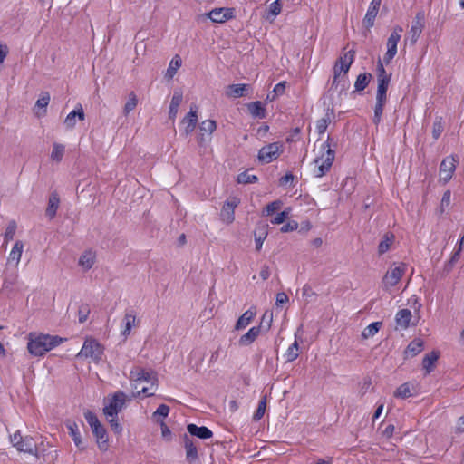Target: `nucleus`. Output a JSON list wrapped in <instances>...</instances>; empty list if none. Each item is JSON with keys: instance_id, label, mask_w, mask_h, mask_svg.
<instances>
[{"instance_id": "f257e3e1", "label": "nucleus", "mask_w": 464, "mask_h": 464, "mask_svg": "<svg viewBox=\"0 0 464 464\" xmlns=\"http://www.w3.org/2000/svg\"><path fill=\"white\" fill-rule=\"evenodd\" d=\"M130 381L132 389L137 391V393H133L131 397L134 398L140 393L147 397L154 395L158 378L156 372L153 371L135 367L130 373Z\"/></svg>"}, {"instance_id": "f03ea898", "label": "nucleus", "mask_w": 464, "mask_h": 464, "mask_svg": "<svg viewBox=\"0 0 464 464\" xmlns=\"http://www.w3.org/2000/svg\"><path fill=\"white\" fill-rule=\"evenodd\" d=\"M330 137L327 140L315 145L314 151L317 150L315 159L314 160V174L315 177H323L325 175L333 165L335 152L331 148Z\"/></svg>"}, {"instance_id": "7ed1b4c3", "label": "nucleus", "mask_w": 464, "mask_h": 464, "mask_svg": "<svg viewBox=\"0 0 464 464\" xmlns=\"http://www.w3.org/2000/svg\"><path fill=\"white\" fill-rule=\"evenodd\" d=\"M63 342L62 338L47 334H30L27 349L34 356H42Z\"/></svg>"}, {"instance_id": "20e7f679", "label": "nucleus", "mask_w": 464, "mask_h": 464, "mask_svg": "<svg viewBox=\"0 0 464 464\" xmlns=\"http://www.w3.org/2000/svg\"><path fill=\"white\" fill-rule=\"evenodd\" d=\"M354 57L355 52L353 50L346 51L344 49L342 52L333 69V85L344 84L346 74L354 61Z\"/></svg>"}, {"instance_id": "39448f33", "label": "nucleus", "mask_w": 464, "mask_h": 464, "mask_svg": "<svg viewBox=\"0 0 464 464\" xmlns=\"http://www.w3.org/2000/svg\"><path fill=\"white\" fill-rule=\"evenodd\" d=\"M130 398L123 392H117L111 395H108L103 401V413L105 416L115 417L122 411L125 403Z\"/></svg>"}, {"instance_id": "423d86ee", "label": "nucleus", "mask_w": 464, "mask_h": 464, "mask_svg": "<svg viewBox=\"0 0 464 464\" xmlns=\"http://www.w3.org/2000/svg\"><path fill=\"white\" fill-rule=\"evenodd\" d=\"M103 354V347L93 338H87L77 354L78 358L91 359L99 362Z\"/></svg>"}, {"instance_id": "0eeeda50", "label": "nucleus", "mask_w": 464, "mask_h": 464, "mask_svg": "<svg viewBox=\"0 0 464 464\" xmlns=\"http://www.w3.org/2000/svg\"><path fill=\"white\" fill-rule=\"evenodd\" d=\"M406 272V265L403 263L392 264L382 278V285L386 291L395 286Z\"/></svg>"}, {"instance_id": "6e6552de", "label": "nucleus", "mask_w": 464, "mask_h": 464, "mask_svg": "<svg viewBox=\"0 0 464 464\" xmlns=\"http://www.w3.org/2000/svg\"><path fill=\"white\" fill-rule=\"evenodd\" d=\"M392 78L391 73H387L381 60L377 65V93L376 99L387 100V90Z\"/></svg>"}, {"instance_id": "1a4fd4ad", "label": "nucleus", "mask_w": 464, "mask_h": 464, "mask_svg": "<svg viewBox=\"0 0 464 464\" xmlns=\"http://www.w3.org/2000/svg\"><path fill=\"white\" fill-rule=\"evenodd\" d=\"M402 31V27L400 25L393 27L392 32L387 40V52L383 57L384 63H389L396 55L397 44L401 40V34Z\"/></svg>"}, {"instance_id": "9d476101", "label": "nucleus", "mask_w": 464, "mask_h": 464, "mask_svg": "<svg viewBox=\"0 0 464 464\" xmlns=\"http://www.w3.org/2000/svg\"><path fill=\"white\" fill-rule=\"evenodd\" d=\"M283 152V145L279 142H273L262 147L258 153V160L264 163H270L277 159Z\"/></svg>"}, {"instance_id": "9b49d317", "label": "nucleus", "mask_w": 464, "mask_h": 464, "mask_svg": "<svg viewBox=\"0 0 464 464\" xmlns=\"http://www.w3.org/2000/svg\"><path fill=\"white\" fill-rule=\"evenodd\" d=\"M458 159L455 156H449L445 158L440 166V180L444 184L449 182L457 166Z\"/></svg>"}, {"instance_id": "f8f14e48", "label": "nucleus", "mask_w": 464, "mask_h": 464, "mask_svg": "<svg viewBox=\"0 0 464 464\" xmlns=\"http://www.w3.org/2000/svg\"><path fill=\"white\" fill-rule=\"evenodd\" d=\"M423 27L424 14L422 13H418L412 21L411 29L405 41L409 40L411 45L415 44L422 33Z\"/></svg>"}, {"instance_id": "ddd939ff", "label": "nucleus", "mask_w": 464, "mask_h": 464, "mask_svg": "<svg viewBox=\"0 0 464 464\" xmlns=\"http://www.w3.org/2000/svg\"><path fill=\"white\" fill-rule=\"evenodd\" d=\"M198 122V113L196 107H191L190 111L182 119L181 125L186 136H188L195 130Z\"/></svg>"}, {"instance_id": "4468645a", "label": "nucleus", "mask_w": 464, "mask_h": 464, "mask_svg": "<svg viewBox=\"0 0 464 464\" xmlns=\"http://www.w3.org/2000/svg\"><path fill=\"white\" fill-rule=\"evenodd\" d=\"M234 11L231 8H215L207 16L214 23H224L233 17Z\"/></svg>"}, {"instance_id": "2eb2a0df", "label": "nucleus", "mask_w": 464, "mask_h": 464, "mask_svg": "<svg viewBox=\"0 0 464 464\" xmlns=\"http://www.w3.org/2000/svg\"><path fill=\"white\" fill-rule=\"evenodd\" d=\"M84 119L85 114L83 108L81 104H78L76 108L66 116L63 124L66 129L72 130L76 125L77 120L83 121Z\"/></svg>"}, {"instance_id": "dca6fc26", "label": "nucleus", "mask_w": 464, "mask_h": 464, "mask_svg": "<svg viewBox=\"0 0 464 464\" xmlns=\"http://www.w3.org/2000/svg\"><path fill=\"white\" fill-rule=\"evenodd\" d=\"M239 200L236 198L227 200L222 209H221V218L223 221L227 222V224H230L234 221V210L235 208L238 205Z\"/></svg>"}, {"instance_id": "f3484780", "label": "nucleus", "mask_w": 464, "mask_h": 464, "mask_svg": "<svg viewBox=\"0 0 464 464\" xmlns=\"http://www.w3.org/2000/svg\"><path fill=\"white\" fill-rule=\"evenodd\" d=\"M217 128L216 121L213 120H206L200 123L198 142L202 144L207 140H209L211 134Z\"/></svg>"}, {"instance_id": "a211bd4d", "label": "nucleus", "mask_w": 464, "mask_h": 464, "mask_svg": "<svg viewBox=\"0 0 464 464\" xmlns=\"http://www.w3.org/2000/svg\"><path fill=\"white\" fill-rule=\"evenodd\" d=\"M382 0H372L370 6L368 8V11L363 18V25L367 28H371L373 24L374 20L378 14L379 8L381 5Z\"/></svg>"}, {"instance_id": "6ab92c4d", "label": "nucleus", "mask_w": 464, "mask_h": 464, "mask_svg": "<svg viewBox=\"0 0 464 464\" xmlns=\"http://www.w3.org/2000/svg\"><path fill=\"white\" fill-rule=\"evenodd\" d=\"M412 314L409 309H401L395 315L396 330H406L410 326Z\"/></svg>"}, {"instance_id": "aec40b11", "label": "nucleus", "mask_w": 464, "mask_h": 464, "mask_svg": "<svg viewBox=\"0 0 464 464\" xmlns=\"http://www.w3.org/2000/svg\"><path fill=\"white\" fill-rule=\"evenodd\" d=\"M92 430L96 437L99 449L106 451L108 450V438L105 428L100 423L98 426L93 427Z\"/></svg>"}, {"instance_id": "412c9836", "label": "nucleus", "mask_w": 464, "mask_h": 464, "mask_svg": "<svg viewBox=\"0 0 464 464\" xmlns=\"http://www.w3.org/2000/svg\"><path fill=\"white\" fill-rule=\"evenodd\" d=\"M260 334V326H254L243 334L238 340V345L242 347L252 344Z\"/></svg>"}, {"instance_id": "4be33fe9", "label": "nucleus", "mask_w": 464, "mask_h": 464, "mask_svg": "<svg viewBox=\"0 0 464 464\" xmlns=\"http://www.w3.org/2000/svg\"><path fill=\"white\" fill-rule=\"evenodd\" d=\"M96 261V253L92 250L84 251L79 258V266L83 271L90 270Z\"/></svg>"}, {"instance_id": "5701e85b", "label": "nucleus", "mask_w": 464, "mask_h": 464, "mask_svg": "<svg viewBox=\"0 0 464 464\" xmlns=\"http://www.w3.org/2000/svg\"><path fill=\"white\" fill-rule=\"evenodd\" d=\"M24 251V243L21 240L15 241L13 248L11 249L8 256V263H14V266H18L20 263L22 254Z\"/></svg>"}, {"instance_id": "b1692460", "label": "nucleus", "mask_w": 464, "mask_h": 464, "mask_svg": "<svg viewBox=\"0 0 464 464\" xmlns=\"http://www.w3.org/2000/svg\"><path fill=\"white\" fill-rule=\"evenodd\" d=\"M16 450L20 452L29 453L36 455V443L34 439L30 436H25L24 439L17 445Z\"/></svg>"}, {"instance_id": "393cba45", "label": "nucleus", "mask_w": 464, "mask_h": 464, "mask_svg": "<svg viewBox=\"0 0 464 464\" xmlns=\"http://www.w3.org/2000/svg\"><path fill=\"white\" fill-rule=\"evenodd\" d=\"M188 431L199 439H209L212 437V431L207 427H198L196 424H188Z\"/></svg>"}, {"instance_id": "a878e982", "label": "nucleus", "mask_w": 464, "mask_h": 464, "mask_svg": "<svg viewBox=\"0 0 464 464\" xmlns=\"http://www.w3.org/2000/svg\"><path fill=\"white\" fill-rule=\"evenodd\" d=\"M60 204V198L57 193L53 192L50 195L49 200H48V206L45 211L46 216L53 219L57 212V209L59 208Z\"/></svg>"}, {"instance_id": "bb28decb", "label": "nucleus", "mask_w": 464, "mask_h": 464, "mask_svg": "<svg viewBox=\"0 0 464 464\" xmlns=\"http://www.w3.org/2000/svg\"><path fill=\"white\" fill-rule=\"evenodd\" d=\"M423 344L424 343L421 339H414L408 344L404 352L405 357H414L419 354L423 349Z\"/></svg>"}, {"instance_id": "cd10ccee", "label": "nucleus", "mask_w": 464, "mask_h": 464, "mask_svg": "<svg viewBox=\"0 0 464 464\" xmlns=\"http://www.w3.org/2000/svg\"><path fill=\"white\" fill-rule=\"evenodd\" d=\"M256 312L252 310L246 311L237 321L235 330L239 331L245 329L255 318Z\"/></svg>"}, {"instance_id": "c85d7f7f", "label": "nucleus", "mask_w": 464, "mask_h": 464, "mask_svg": "<svg viewBox=\"0 0 464 464\" xmlns=\"http://www.w3.org/2000/svg\"><path fill=\"white\" fill-rule=\"evenodd\" d=\"M184 447L187 459L190 462L195 461L198 459L197 447L187 435L184 436Z\"/></svg>"}, {"instance_id": "c756f323", "label": "nucleus", "mask_w": 464, "mask_h": 464, "mask_svg": "<svg viewBox=\"0 0 464 464\" xmlns=\"http://www.w3.org/2000/svg\"><path fill=\"white\" fill-rule=\"evenodd\" d=\"M183 95L181 92H175L170 102L169 115L170 119H175L180 103L182 102Z\"/></svg>"}, {"instance_id": "7c9ffc66", "label": "nucleus", "mask_w": 464, "mask_h": 464, "mask_svg": "<svg viewBox=\"0 0 464 464\" xmlns=\"http://www.w3.org/2000/svg\"><path fill=\"white\" fill-rule=\"evenodd\" d=\"M281 11L282 4L280 0H276L269 5L268 11L263 15V17L269 22H273Z\"/></svg>"}, {"instance_id": "2f4dec72", "label": "nucleus", "mask_w": 464, "mask_h": 464, "mask_svg": "<svg viewBox=\"0 0 464 464\" xmlns=\"http://www.w3.org/2000/svg\"><path fill=\"white\" fill-rule=\"evenodd\" d=\"M136 316L132 312L126 313L123 318V329L121 331V334L127 337L133 326H135Z\"/></svg>"}, {"instance_id": "473e14b6", "label": "nucleus", "mask_w": 464, "mask_h": 464, "mask_svg": "<svg viewBox=\"0 0 464 464\" xmlns=\"http://www.w3.org/2000/svg\"><path fill=\"white\" fill-rule=\"evenodd\" d=\"M66 426L70 431V435H71L72 440L74 441L76 447H78L80 449H83L82 441L81 439V434H80L77 423L73 422V421H69L66 424Z\"/></svg>"}, {"instance_id": "72a5a7b5", "label": "nucleus", "mask_w": 464, "mask_h": 464, "mask_svg": "<svg viewBox=\"0 0 464 464\" xmlns=\"http://www.w3.org/2000/svg\"><path fill=\"white\" fill-rule=\"evenodd\" d=\"M181 63H182V60H181L180 56L178 54L175 55L171 59V61L169 64V67L165 73V77L168 78L169 80L172 79L173 76L175 75V73L177 72V71L180 68Z\"/></svg>"}, {"instance_id": "f704fd0d", "label": "nucleus", "mask_w": 464, "mask_h": 464, "mask_svg": "<svg viewBox=\"0 0 464 464\" xmlns=\"http://www.w3.org/2000/svg\"><path fill=\"white\" fill-rule=\"evenodd\" d=\"M246 84H232L227 88L226 94L228 97L237 98L244 95V92L248 89Z\"/></svg>"}, {"instance_id": "c9c22d12", "label": "nucleus", "mask_w": 464, "mask_h": 464, "mask_svg": "<svg viewBox=\"0 0 464 464\" xmlns=\"http://www.w3.org/2000/svg\"><path fill=\"white\" fill-rule=\"evenodd\" d=\"M439 358V353L438 352H431L428 354H426L422 360V367L425 369L427 373H430L432 369L434 363L437 362Z\"/></svg>"}, {"instance_id": "e433bc0d", "label": "nucleus", "mask_w": 464, "mask_h": 464, "mask_svg": "<svg viewBox=\"0 0 464 464\" xmlns=\"http://www.w3.org/2000/svg\"><path fill=\"white\" fill-rule=\"evenodd\" d=\"M247 109L254 117L263 119L266 116V111L260 102H252L248 103Z\"/></svg>"}, {"instance_id": "4c0bfd02", "label": "nucleus", "mask_w": 464, "mask_h": 464, "mask_svg": "<svg viewBox=\"0 0 464 464\" xmlns=\"http://www.w3.org/2000/svg\"><path fill=\"white\" fill-rule=\"evenodd\" d=\"M382 325V322H374L366 326L362 332V339H369L373 337L380 330Z\"/></svg>"}, {"instance_id": "58836bf2", "label": "nucleus", "mask_w": 464, "mask_h": 464, "mask_svg": "<svg viewBox=\"0 0 464 464\" xmlns=\"http://www.w3.org/2000/svg\"><path fill=\"white\" fill-rule=\"evenodd\" d=\"M65 146L61 143L54 142L53 144L50 158L53 161L60 162L63 157Z\"/></svg>"}, {"instance_id": "ea45409f", "label": "nucleus", "mask_w": 464, "mask_h": 464, "mask_svg": "<svg viewBox=\"0 0 464 464\" xmlns=\"http://www.w3.org/2000/svg\"><path fill=\"white\" fill-rule=\"evenodd\" d=\"M394 236L392 234H385L382 240L380 242L378 251L380 255L387 252L393 243Z\"/></svg>"}, {"instance_id": "a19ab883", "label": "nucleus", "mask_w": 464, "mask_h": 464, "mask_svg": "<svg viewBox=\"0 0 464 464\" xmlns=\"http://www.w3.org/2000/svg\"><path fill=\"white\" fill-rule=\"evenodd\" d=\"M138 104V97L135 94V92H131L128 95V100L123 107V113L125 115H128L130 112H131Z\"/></svg>"}, {"instance_id": "79ce46f5", "label": "nucleus", "mask_w": 464, "mask_h": 464, "mask_svg": "<svg viewBox=\"0 0 464 464\" xmlns=\"http://www.w3.org/2000/svg\"><path fill=\"white\" fill-rule=\"evenodd\" d=\"M371 78H372V75L370 73L359 74L355 81V83H354L355 90L356 91L364 90L367 87V85L369 84Z\"/></svg>"}, {"instance_id": "37998d69", "label": "nucleus", "mask_w": 464, "mask_h": 464, "mask_svg": "<svg viewBox=\"0 0 464 464\" xmlns=\"http://www.w3.org/2000/svg\"><path fill=\"white\" fill-rule=\"evenodd\" d=\"M411 396V389L409 383L400 385L394 392V397L400 399H406Z\"/></svg>"}, {"instance_id": "c03bdc74", "label": "nucleus", "mask_w": 464, "mask_h": 464, "mask_svg": "<svg viewBox=\"0 0 464 464\" xmlns=\"http://www.w3.org/2000/svg\"><path fill=\"white\" fill-rule=\"evenodd\" d=\"M386 102L384 99H376V105L374 108L373 122L378 124L381 121L383 107Z\"/></svg>"}, {"instance_id": "a18cd8bd", "label": "nucleus", "mask_w": 464, "mask_h": 464, "mask_svg": "<svg viewBox=\"0 0 464 464\" xmlns=\"http://www.w3.org/2000/svg\"><path fill=\"white\" fill-rule=\"evenodd\" d=\"M299 355V346L296 341L289 346L285 353V358L287 362L295 361Z\"/></svg>"}, {"instance_id": "49530a36", "label": "nucleus", "mask_w": 464, "mask_h": 464, "mask_svg": "<svg viewBox=\"0 0 464 464\" xmlns=\"http://www.w3.org/2000/svg\"><path fill=\"white\" fill-rule=\"evenodd\" d=\"M15 231H16V223L14 221L9 222V224L7 225V227L5 228V232L4 234L5 243H8L9 241H11L14 238Z\"/></svg>"}, {"instance_id": "de8ad7c7", "label": "nucleus", "mask_w": 464, "mask_h": 464, "mask_svg": "<svg viewBox=\"0 0 464 464\" xmlns=\"http://www.w3.org/2000/svg\"><path fill=\"white\" fill-rule=\"evenodd\" d=\"M237 181L241 184H249V183H255L257 181V177L256 175H252L248 173L247 171L240 173L237 176Z\"/></svg>"}, {"instance_id": "09e8293b", "label": "nucleus", "mask_w": 464, "mask_h": 464, "mask_svg": "<svg viewBox=\"0 0 464 464\" xmlns=\"http://www.w3.org/2000/svg\"><path fill=\"white\" fill-rule=\"evenodd\" d=\"M107 421L110 423L111 430L116 433L120 434L122 431V427L119 421L118 416L111 417L105 416Z\"/></svg>"}, {"instance_id": "8fccbe9b", "label": "nucleus", "mask_w": 464, "mask_h": 464, "mask_svg": "<svg viewBox=\"0 0 464 464\" xmlns=\"http://www.w3.org/2000/svg\"><path fill=\"white\" fill-rule=\"evenodd\" d=\"M291 213V208H285L284 211L278 213L272 220V224H282L285 221L286 218H288L289 215Z\"/></svg>"}, {"instance_id": "3c124183", "label": "nucleus", "mask_w": 464, "mask_h": 464, "mask_svg": "<svg viewBox=\"0 0 464 464\" xmlns=\"http://www.w3.org/2000/svg\"><path fill=\"white\" fill-rule=\"evenodd\" d=\"M329 122H330V118L328 116L319 119L316 121V125H315L317 132L319 134L324 133L329 125Z\"/></svg>"}, {"instance_id": "603ef678", "label": "nucleus", "mask_w": 464, "mask_h": 464, "mask_svg": "<svg viewBox=\"0 0 464 464\" xmlns=\"http://www.w3.org/2000/svg\"><path fill=\"white\" fill-rule=\"evenodd\" d=\"M442 131H443L442 121H441V118H438L433 122V126H432L433 138L435 140H437L440 136Z\"/></svg>"}, {"instance_id": "864d4df0", "label": "nucleus", "mask_w": 464, "mask_h": 464, "mask_svg": "<svg viewBox=\"0 0 464 464\" xmlns=\"http://www.w3.org/2000/svg\"><path fill=\"white\" fill-rule=\"evenodd\" d=\"M50 102V94L48 92H44L41 94L39 99L35 102L36 108L44 109L47 107Z\"/></svg>"}, {"instance_id": "5fc2aeb1", "label": "nucleus", "mask_w": 464, "mask_h": 464, "mask_svg": "<svg viewBox=\"0 0 464 464\" xmlns=\"http://www.w3.org/2000/svg\"><path fill=\"white\" fill-rule=\"evenodd\" d=\"M266 408V399L264 398L258 403L257 410L254 414V420H260L265 414Z\"/></svg>"}, {"instance_id": "6e6d98bb", "label": "nucleus", "mask_w": 464, "mask_h": 464, "mask_svg": "<svg viewBox=\"0 0 464 464\" xmlns=\"http://www.w3.org/2000/svg\"><path fill=\"white\" fill-rule=\"evenodd\" d=\"M84 418L92 429L95 426H98L101 423L100 420H98V418L96 417V415L94 413H92V411H88L84 412Z\"/></svg>"}, {"instance_id": "4d7b16f0", "label": "nucleus", "mask_w": 464, "mask_h": 464, "mask_svg": "<svg viewBox=\"0 0 464 464\" xmlns=\"http://www.w3.org/2000/svg\"><path fill=\"white\" fill-rule=\"evenodd\" d=\"M450 198H451L450 191V190L445 191L442 196L441 202H440V211L441 212H444L445 208H449V206L450 205Z\"/></svg>"}, {"instance_id": "13d9d810", "label": "nucleus", "mask_w": 464, "mask_h": 464, "mask_svg": "<svg viewBox=\"0 0 464 464\" xmlns=\"http://www.w3.org/2000/svg\"><path fill=\"white\" fill-rule=\"evenodd\" d=\"M169 412V407L166 404H160L156 411L153 413V418H156L157 416H161L163 418L167 417Z\"/></svg>"}, {"instance_id": "bf43d9fd", "label": "nucleus", "mask_w": 464, "mask_h": 464, "mask_svg": "<svg viewBox=\"0 0 464 464\" xmlns=\"http://www.w3.org/2000/svg\"><path fill=\"white\" fill-rule=\"evenodd\" d=\"M281 208V202L280 201H274L270 204H268L266 208V214L267 216L272 215L276 210H278Z\"/></svg>"}, {"instance_id": "052dcab7", "label": "nucleus", "mask_w": 464, "mask_h": 464, "mask_svg": "<svg viewBox=\"0 0 464 464\" xmlns=\"http://www.w3.org/2000/svg\"><path fill=\"white\" fill-rule=\"evenodd\" d=\"M89 313H90V310H89L88 306H86V305L81 306L78 311L79 322L84 323L88 318Z\"/></svg>"}, {"instance_id": "680f3d73", "label": "nucleus", "mask_w": 464, "mask_h": 464, "mask_svg": "<svg viewBox=\"0 0 464 464\" xmlns=\"http://www.w3.org/2000/svg\"><path fill=\"white\" fill-rule=\"evenodd\" d=\"M24 439L20 433V431L14 432L13 435L10 436V441L13 444L14 447H17L21 443V441Z\"/></svg>"}, {"instance_id": "e2e57ef3", "label": "nucleus", "mask_w": 464, "mask_h": 464, "mask_svg": "<svg viewBox=\"0 0 464 464\" xmlns=\"http://www.w3.org/2000/svg\"><path fill=\"white\" fill-rule=\"evenodd\" d=\"M298 228V223L295 222V221H292V222H289L285 225H284L282 227H281V232L283 233H286V232H290V231H295Z\"/></svg>"}, {"instance_id": "0e129e2a", "label": "nucleus", "mask_w": 464, "mask_h": 464, "mask_svg": "<svg viewBox=\"0 0 464 464\" xmlns=\"http://www.w3.org/2000/svg\"><path fill=\"white\" fill-rule=\"evenodd\" d=\"M302 295L306 299H311L315 296V293L313 291L312 287L305 285L302 289Z\"/></svg>"}, {"instance_id": "69168bd1", "label": "nucleus", "mask_w": 464, "mask_h": 464, "mask_svg": "<svg viewBox=\"0 0 464 464\" xmlns=\"http://www.w3.org/2000/svg\"><path fill=\"white\" fill-rule=\"evenodd\" d=\"M288 300H289V298H288L287 295L284 292H281L276 295V304L277 306H279V305L286 304L288 302Z\"/></svg>"}, {"instance_id": "338daca9", "label": "nucleus", "mask_w": 464, "mask_h": 464, "mask_svg": "<svg viewBox=\"0 0 464 464\" xmlns=\"http://www.w3.org/2000/svg\"><path fill=\"white\" fill-rule=\"evenodd\" d=\"M460 253L461 252H458L457 250L454 251V253L452 254L450 261L447 263L446 266L448 267V269H451L453 267V266L455 265V263L459 259V256H460Z\"/></svg>"}, {"instance_id": "774afa93", "label": "nucleus", "mask_w": 464, "mask_h": 464, "mask_svg": "<svg viewBox=\"0 0 464 464\" xmlns=\"http://www.w3.org/2000/svg\"><path fill=\"white\" fill-rule=\"evenodd\" d=\"M285 82H281L277 83L273 92L278 96L282 95L285 92Z\"/></svg>"}]
</instances>
